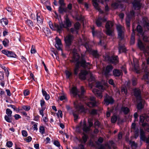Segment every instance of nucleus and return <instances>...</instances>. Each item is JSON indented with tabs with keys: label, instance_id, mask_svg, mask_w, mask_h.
I'll use <instances>...</instances> for the list:
<instances>
[{
	"label": "nucleus",
	"instance_id": "9",
	"mask_svg": "<svg viewBox=\"0 0 149 149\" xmlns=\"http://www.w3.org/2000/svg\"><path fill=\"white\" fill-rule=\"evenodd\" d=\"M49 24L50 28L53 30H56L60 33L62 31V27L61 25H59L56 23H55L54 25L52 22L49 21Z\"/></svg>",
	"mask_w": 149,
	"mask_h": 149
},
{
	"label": "nucleus",
	"instance_id": "35",
	"mask_svg": "<svg viewBox=\"0 0 149 149\" xmlns=\"http://www.w3.org/2000/svg\"><path fill=\"white\" fill-rule=\"evenodd\" d=\"M5 120L8 122L11 123L12 122V116L5 115L4 117Z\"/></svg>",
	"mask_w": 149,
	"mask_h": 149
},
{
	"label": "nucleus",
	"instance_id": "11",
	"mask_svg": "<svg viewBox=\"0 0 149 149\" xmlns=\"http://www.w3.org/2000/svg\"><path fill=\"white\" fill-rule=\"evenodd\" d=\"M105 59L115 64H116L118 62V58L117 56H110L107 55L105 56Z\"/></svg>",
	"mask_w": 149,
	"mask_h": 149
},
{
	"label": "nucleus",
	"instance_id": "38",
	"mask_svg": "<svg viewBox=\"0 0 149 149\" xmlns=\"http://www.w3.org/2000/svg\"><path fill=\"white\" fill-rule=\"evenodd\" d=\"M119 45L118 49L119 53L125 52L126 51V49L125 46L124 45H120V43H119Z\"/></svg>",
	"mask_w": 149,
	"mask_h": 149
},
{
	"label": "nucleus",
	"instance_id": "51",
	"mask_svg": "<svg viewBox=\"0 0 149 149\" xmlns=\"http://www.w3.org/2000/svg\"><path fill=\"white\" fill-rule=\"evenodd\" d=\"M12 111L9 109H7L6 110V115L12 116Z\"/></svg>",
	"mask_w": 149,
	"mask_h": 149
},
{
	"label": "nucleus",
	"instance_id": "56",
	"mask_svg": "<svg viewBox=\"0 0 149 149\" xmlns=\"http://www.w3.org/2000/svg\"><path fill=\"white\" fill-rule=\"evenodd\" d=\"M22 133L23 136L26 137L28 135L27 132L26 131L22 130Z\"/></svg>",
	"mask_w": 149,
	"mask_h": 149
},
{
	"label": "nucleus",
	"instance_id": "39",
	"mask_svg": "<svg viewBox=\"0 0 149 149\" xmlns=\"http://www.w3.org/2000/svg\"><path fill=\"white\" fill-rule=\"evenodd\" d=\"M130 144L131 145L132 149H136L137 147V144L134 141H130Z\"/></svg>",
	"mask_w": 149,
	"mask_h": 149
},
{
	"label": "nucleus",
	"instance_id": "12",
	"mask_svg": "<svg viewBox=\"0 0 149 149\" xmlns=\"http://www.w3.org/2000/svg\"><path fill=\"white\" fill-rule=\"evenodd\" d=\"M90 101L86 103L87 106L90 107H93L97 105V104H99L95 100V98L93 96L91 97L90 98Z\"/></svg>",
	"mask_w": 149,
	"mask_h": 149
},
{
	"label": "nucleus",
	"instance_id": "5",
	"mask_svg": "<svg viewBox=\"0 0 149 149\" xmlns=\"http://www.w3.org/2000/svg\"><path fill=\"white\" fill-rule=\"evenodd\" d=\"M96 87L97 88L100 90V91H99L96 88H95L92 90V91L98 98L101 99L102 97L101 92L104 90H105L108 86L107 84H97Z\"/></svg>",
	"mask_w": 149,
	"mask_h": 149
},
{
	"label": "nucleus",
	"instance_id": "36",
	"mask_svg": "<svg viewBox=\"0 0 149 149\" xmlns=\"http://www.w3.org/2000/svg\"><path fill=\"white\" fill-rule=\"evenodd\" d=\"M1 23L3 26L7 25L8 23V21L7 19L5 18H3L2 19H1Z\"/></svg>",
	"mask_w": 149,
	"mask_h": 149
},
{
	"label": "nucleus",
	"instance_id": "54",
	"mask_svg": "<svg viewBox=\"0 0 149 149\" xmlns=\"http://www.w3.org/2000/svg\"><path fill=\"white\" fill-rule=\"evenodd\" d=\"M71 32L72 33H76L77 34L78 32V31L75 28H71L70 29Z\"/></svg>",
	"mask_w": 149,
	"mask_h": 149
},
{
	"label": "nucleus",
	"instance_id": "13",
	"mask_svg": "<svg viewBox=\"0 0 149 149\" xmlns=\"http://www.w3.org/2000/svg\"><path fill=\"white\" fill-rule=\"evenodd\" d=\"M89 72L86 70H82L79 74V78L82 80L86 79L88 77Z\"/></svg>",
	"mask_w": 149,
	"mask_h": 149
},
{
	"label": "nucleus",
	"instance_id": "22",
	"mask_svg": "<svg viewBox=\"0 0 149 149\" xmlns=\"http://www.w3.org/2000/svg\"><path fill=\"white\" fill-rule=\"evenodd\" d=\"M134 95L136 97L137 100L140 99L141 98V91L138 88H135L133 90Z\"/></svg>",
	"mask_w": 149,
	"mask_h": 149
},
{
	"label": "nucleus",
	"instance_id": "61",
	"mask_svg": "<svg viewBox=\"0 0 149 149\" xmlns=\"http://www.w3.org/2000/svg\"><path fill=\"white\" fill-rule=\"evenodd\" d=\"M137 81V79L136 78H133L132 79V84H136L137 83H138Z\"/></svg>",
	"mask_w": 149,
	"mask_h": 149
},
{
	"label": "nucleus",
	"instance_id": "14",
	"mask_svg": "<svg viewBox=\"0 0 149 149\" xmlns=\"http://www.w3.org/2000/svg\"><path fill=\"white\" fill-rule=\"evenodd\" d=\"M112 147L114 149H115L116 147L115 144L113 143L112 141H110L109 143L106 144L105 146H102L99 149H105V148H107L110 149L111 147Z\"/></svg>",
	"mask_w": 149,
	"mask_h": 149
},
{
	"label": "nucleus",
	"instance_id": "60",
	"mask_svg": "<svg viewBox=\"0 0 149 149\" xmlns=\"http://www.w3.org/2000/svg\"><path fill=\"white\" fill-rule=\"evenodd\" d=\"M59 3L61 5V6H64L65 4L63 0H59Z\"/></svg>",
	"mask_w": 149,
	"mask_h": 149
},
{
	"label": "nucleus",
	"instance_id": "57",
	"mask_svg": "<svg viewBox=\"0 0 149 149\" xmlns=\"http://www.w3.org/2000/svg\"><path fill=\"white\" fill-rule=\"evenodd\" d=\"M92 33L93 35V36H98V33H100V32L96 31L95 32L94 28H92Z\"/></svg>",
	"mask_w": 149,
	"mask_h": 149
},
{
	"label": "nucleus",
	"instance_id": "10",
	"mask_svg": "<svg viewBox=\"0 0 149 149\" xmlns=\"http://www.w3.org/2000/svg\"><path fill=\"white\" fill-rule=\"evenodd\" d=\"M116 28L118 33V38L120 40L123 39L124 36V27L119 25L117 26Z\"/></svg>",
	"mask_w": 149,
	"mask_h": 149
},
{
	"label": "nucleus",
	"instance_id": "1",
	"mask_svg": "<svg viewBox=\"0 0 149 149\" xmlns=\"http://www.w3.org/2000/svg\"><path fill=\"white\" fill-rule=\"evenodd\" d=\"M79 56L76 52H74L71 61L72 62H76L74 68V74L77 75L79 71V65L80 64L81 66L85 69H90L91 65L89 63H87L83 58H81L80 61Z\"/></svg>",
	"mask_w": 149,
	"mask_h": 149
},
{
	"label": "nucleus",
	"instance_id": "32",
	"mask_svg": "<svg viewBox=\"0 0 149 149\" xmlns=\"http://www.w3.org/2000/svg\"><path fill=\"white\" fill-rule=\"evenodd\" d=\"M132 130H133L134 131V132L135 133V136H138L139 134V130L138 129H136V125L135 124L133 123H132Z\"/></svg>",
	"mask_w": 149,
	"mask_h": 149
},
{
	"label": "nucleus",
	"instance_id": "15",
	"mask_svg": "<svg viewBox=\"0 0 149 149\" xmlns=\"http://www.w3.org/2000/svg\"><path fill=\"white\" fill-rule=\"evenodd\" d=\"M1 52L2 53L6 55L8 57L16 58V55L15 53L12 51L4 50H2Z\"/></svg>",
	"mask_w": 149,
	"mask_h": 149
},
{
	"label": "nucleus",
	"instance_id": "58",
	"mask_svg": "<svg viewBox=\"0 0 149 149\" xmlns=\"http://www.w3.org/2000/svg\"><path fill=\"white\" fill-rule=\"evenodd\" d=\"M53 143L57 147H60V143L58 141H54L53 142Z\"/></svg>",
	"mask_w": 149,
	"mask_h": 149
},
{
	"label": "nucleus",
	"instance_id": "21",
	"mask_svg": "<svg viewBox=\"0 0 149 149\" xmlns=\"http://www.w3.org/2000/svg\"><path fill=\"white\" fill-rule=\"evenodd\" d=\"M107 19L105 18L99 17L96 21V23L97 26H102V23L106 21Z\"/></svg>",
	"mask_w": 149,
	"mask_h": 149
},
{
	"label": "nucleus",
	"instance_id": "29",
	"mask_svg": "<svg viewBox=\"0 0 149 149\" xmlns=\"http://www.w3.org/2000/svg\"><path fill=\"white\" fill-rule=\"evenodd\" d=\"M92 1L93 2V5L95 8L98 10L100 13H103V12L100 9L99 7L98 4L97 2V0H92Z\"/></svg>",
	"mask_w": 149,
	"mask_h": 149
},
{
	"label": "nucleus",
	"instance_id": "52",
	"mask_svg": "<svg viewBox=\"0 0 149 149\" xmlns=\"http://www.w3.org/2000/svg\"><path fill=\"white\" fill-rule=\"evenodd\" d=\"M142 36H143V39L144 41L146 42L149 41V36H143V35Z\"/></svg>",
	"mask_w": 149,
	"mask_h": 149
},
{
	"label": "nucleus",
	"instance_id": "42",
	"mask_svg": "<svg viewBox=\"0 0 149 149\" xmlns=\"http://www.w3.org/2000/svg\"><path fill=\"white\" fill-rule=\"evenodd\" d=\"M62 6H60L59 8L58 11L60 13H63L64 12H67V8H63Z\"/></svg>",
	"mask_w": 149,
	"mask_h": 149
},
{
	"label": "nucleus",
	"instance_id": "63",
	"mask_svg": "<svg viewBox=\"0 0 149 149\" xmlns=\"http://www.w3.org/2000/svg\"><path fill=\"white\" fill-rule=\"evenodd\" d=\"M66 97L64 95H62L60 96L59 99L61 101L65 99Z\"/></svg>",
	"mask_w": 149,
	"mask_h": 149
},
{
	"label": "nucleus",
	"instance_id": "48",
	"mask_svg": "<svg viewBox=\"0 0 149 149\" xmlns=\"http://www.w3.org/2000/svg\"><path fill=\"white\" fill-rule=\"evenodd\" d=\"M1 67L4 70V72L5 73L6 75H8L9 73L6 68L4 65L1 66Z\"/></svg>",
	"mask_w": 149,
	"mask_h": 149
},
{
	"label": "nucleus",
	"instance_id": "41",
	"mask_svg": "<svg viewBox=\"0 0 149 149\" xmlns=\"http://www.w3.org/2000/svg\"><path fill=\"white\" fill-rule=\"evenodd\" d=\"M9 42V40L6 38H5L2 41L3 44V45L5 47H8V46Z\"/></svg>",
	"mask_w": 149,
	"mask_h": 149
},
{
	"label": "nucleus",
	"instance_id": "3",
	"mask_svg": "<svg viewBox=\"0 0 149 149\" xmlns=\"http://www.w3.org/2000/svg\"><path fill=\"white\" fill-rule=\"evenodd\" d=\"M74 108L77 111V112H73V114L74 118V120H76L78 119V112H82L84 111V108L83 105L79 101L76 100L74 102Z\"/></svg>",
	"mask_w": 149,
	"mask_h": 149
},
{
	"label": "nucleus",
	"instance_id": "55",
	"mask_svg": "<svg viewBox=\"0 0 149 149\" xmlns=\"http://www.w3.org/2000/svg\"><path fill=\"white\" fill-rule=\"evenodd\" d=\"M13 145V143L12 141H8L6 143V146L8 148L11 147Z\"/></svg>",
	"mask_w": 149,
	"mask_h": 149
},
{
	"label": "nucleus",
	"instance_id": "2",
	"mask_svg": "<svg viewBox=\"0 0 149 149\" xmlns=\"http://www.w3.org/2000/svg\"><path fill=\"white\" fill-rule=\"evenodd\" d=\"M83 39L81 40V44L84 45L86 48V50L89 53L92 55L93 57L95 58H98L99 56V54L97 50L92 49L89 47L88 44L89 40L85 37L83 36Z\"/></svg>",
	"mask_w": 149,
	"mask_h": 149
},
{
	"label": "nucleus",
	"instance_id": "30",
	"mask_svg": "<svg viewBox=\"0 0 149 149\" xmlns=\"http://www.w3.org/2000/svg\"><path fill=\"white\" fill-rule=\"evenodd\" d=\"M138 100H139L140 101L137 105V108L138 109L140 110L143 108L145 102L144 100H142L141 98L140 99H138Z\"/></svg>",
	"mask_w": 149,
	"mask_h": 149
},
{
	"label": "nucleus",
	"instance_id": "33",
	"mask_svg": "<svg viewBox=\"0 0 149 149\" xmlns=\"http://www.w3.org/2000/svg\"><path fill=\"white\" fill-rule=\"evenodd\" d=\"M121 111L125 114H127L130 111V109L127 107L123 106L121 108Z\"/></svg>",
	"mask_w": 149,
	"mask_h": 149
},
{
	"label": "nucleus",
	"instance_id": "59",
	"mask_svg": "<svg viewBox=\"0 0 149 149\" xmlns=\"http://www.w3.org/2000/svg\"><path fill=\"white\" fill-rule=\"evenodd\" d=\"M44 32L45 33H46L47 34H48L49 33H50V30L47 27L44 28Z\"/></svg>",
	"mask_w": 149,
	"mask_h": 149
},
{
	"label": "nucleus",
	"instance_id": "34",
	"mask_svg": "<svg viewBox=\"0 0 149 149\" xmlns=\"http://www.w3.org/2000/svg\"><path fill=\"white\" fill-rule=\"evenodd\" d=\"M136 29H137V31L138 32V36H140V35L143 36V29H142L141 26L139 25H138L137 26Z\"/></svg>",
	"mask_w": 149,
	"mask_h": 149
},
{
	"label": "nucleus",
	"instance_id": "64",
	"mask_svg": "<svg viewBox=\"0 0 149 149\" xmlns=\"http://www.w3.org/2000/svg\"><path fill=\"white\" fill-rule=\"evenodd\" d=\"M57 115L59 116V115L60 117L62 118V112L61 110H59L58 111V112L57 113Z\"/></svg>",
	"mask_w": 149,
	"mask_h": 149
},
{
	"label": "nucleus",
	"instance_id": "17",
	"mask_svg": "<svg viewBox=\"0 0 149 149\" xmlns=\"http://www.w3.org/2000/svg\"><path fill=\"white\" fill-rule=\"evenodd\" d=\"M56 43L55 45L56 47L58 50H61L62 52L61 47L62 46L61 42V40L57 37H56L55 39Z\"/></svg>",
	"mask_w": 149,
	"mask_h": 149
},
{
	"label": "nucleus",
	"instance_id": "24",
	"mask_svg": "<svg viewBox=\"0 0 149 149\" xmlns=\"http://www.w3.org/2000/svg\"><path fill=\"white\" fill-rule=\"evenodd\" d=\"M113 69V67L111 65H108L107 66L106 69L104 71V74L107 76L109 74V73L111 72Z\"/></svg>",
	"mask_w": 149,
	"mask_h": 149
},
{
	"label": "nucleus",
	"instance_id": "31",
	"mask_svg": "<svg viewBox=\"0 0 149 149\" xmlns=\"http://www.w3.org/2000/svg\"><path fill=\"white\" fill-rule=\"evenodd\" d=\"M134 71L137 73H139L141 72L140 70L137 63H134Z\"/></svg>",
	"mask_w": 149,
	"mask_h": 149
},
{
	"label": "nucleus",
	"instance_id": "43",
	"mask_svg": "<svg viewBox=\"0 0 149 149\" xmlns=\"http://www.w3.org/2000/svg\"><path fill=\"white\" fill-rule=\"evenodd\" d=\"M26 23L30 27L33 26V22L30 19H28L26 21Z\"/></svg>",
	"mask_w": 149,
	"mask_h": 149
},
{
	"label": "nucleus",
	"instance_id": "4",
	"mask_svg": "<svg viewBox=\"0 0 149 149\" xmlns=\"http://www.w3.org/2000/svg\"><path fill=\"white\" fill-rule=\"evenodd\" d=\"M70 92L74 96L77 95L80 98L83 97L86 92V90L82 86L80 88V90H77L76 87H73L71 89Z\"/></svg>",
	"mask_w": 149,
	"mask_h": 149
},
{
	"label": "nucleus",
	"instance_id": "45",
	"mask_svg": "<svg viewBox=\"0 0 149 149\" xmlns=\"http://www.w3.org/2000/svg\"><path fill=\"white\" fill-rule=\"evenodd\" d=\"M65 72L67 78H69L72 75V73L69 70H66Z\"/></svg>",
	"mask_w": 149,
	"mask_h": 149
},
{
	"label": "nucleus",
	"instance_id": "26",
	"mask_svg": "<svg viewBox=\"0 0 149 149\" xmlns=\"http://www.w3.org/2000/svg\"><path fill=\"white\" fill-rule=\"evenodd\" d=\"M113 75L114 76L119 77L122 76L123 73L122 70L117 69H114L113 72Z\"/></svg>",
	"mask_w": 149,
	"mask_h": 149
},
{
	"label": "nucleus",
	"instance_id": "23",
	"mask_svg": "<svg viewBox=\"0 0 149 149\" xmlns=\"http://www.w3.org/2000/svg\"><path fill=\"white\" fill-rule=\"evenodd\" d=\"M88 77V81H93V82H96V83L95 84H101L100 82L96 81L95 77L93 76V74L90 72H89Z\"/></svg>",
	"mask_w": 149,
	"mask_h": 149
},
{
	"label": "nucleus",
	"instance_id": "28",
	"mask_svg": "<svg viewBox=\"0 0 149 149\" xmlns=\"http://www.w3.org/2000/svg\"><path fill=\"white\" fill-rule=\"evenodd\" d=\"M37 20L38 23L42 24L43 22V17L40 13H37L36 14Z\"/></svg>",
	"mask_w": 149,
	"mask_h": 149
},
{
	"label": "nucleus",
	"instance_id": "19",
	"mask_svg": "<svg viewBox=\"0 0 149 149\" xmlns=\"http://www.w3.org/2000/svg\"><path fill=\"white\" fill-rule=\"evenodd\" d=\"M144 71L145 72V74L143 76L142 79H144L147 83V84H149V72L147 68H145L144 70Z\"/></svg>",
	"mask_w": 149,
	"mask_h": 149
},
{
	"label": "nucleus",
	"instance_id": "20",
	"mask_svg": "<svg viewBox=\"0 0 149 149\" xmlns=\"http://www.w3.org/2000/svg\"><path fill=\"white\" fill-rule=\"evenodd\" d=\"M104 104L107 105L109 104H112L113 102V100L112 98L108 95H107L104 99Z\"/></svg>",
	"mask_w": 149,
	"mask_h": 149
},
{
	"label": "nucleus",
	"instance_id": "6",
	"mask_svg": "<svg viewBox=\"0 0 149 149\" xmlns=\"http://www.w3.org/2000/svg\"><path fill=\"white\" fill-rule=\"evenodd\" d=\"M138 45L140 49L143 52L145 55H149V45L145 48V45L139 39L138 40Z\"/></svg>",
	"mask_w": 149,
	"mask_h": 149
},
{
	"label": "nucleus",
	"instance_id": "46",
	"mask_svg": "<svg viewBox=\"0 0 149 149\" xmlns=\"http://www.w3.org/2000/svg\"><path fill=\"white\" fill-rule=\"evenodd\" d=\"M39 132L42 134H44L45 133V127L42 126H41L39 127Z\"/></svg>",
	"mask_w": 149,
	"mask_h": 149
},
{
	"label": "nucleus",
	"instance_id": "62",
	"mask_svg": "<svg viewBox=\"0 0 149 149\" xmlns=\"http://www.w3.org/2000/svg\"><path fill=\"white\" fill-rule=\"evenodd\" d=\"M31 52L32 54H34L36 52V50L35 49L33 45L32 46V48L31 49Z\"/></svg>",
	"mask_w": 149,
	"mask_h": 149
},
{
	"label": "nucleus",
	"instance_id": "44",
	"mask_svg": "<svg viewBox=\"0 0 149 149\" xmlns=\"http://www.w3.org/2000/svg\"><path fill=\"white\" fill-rule=\"evenodd\" d=\"M119 6L118 3L114 2L111 5V7L113 9H116L118 8Z\"/></svg>",
	"mask_w": 149,
	"mask_h": 149
},
{
	"label": "nucleus",
	"instance_id": "50",
	"mask_svg": "<svg viewBox=\"0 0 149 149\" xmlns=\"http://www.w3.org/2000/svg\"><path fill=\"white\" fill-rule=\"evenodd\" d=\"M117 120V117L116 116L114 115L111 118V121L112 123H115Z\"/></svg>",
	"mask_w": 149,
	"mask_h": 149
},
{
	"label": "nucleus",
	"instance_id": "16",
	"mask_svg": "<svg viewBox=\"0 0 149 149\" xmlns=\"http://www.w3.org/2000/svg\"><path fill=\"white\" fill-rule=\"evenodd\" d=\"M59 25H61L62 28H68L71 26V23L69 19L67 17L65 18V20L64 22V23L60 24Z\"/></svg>",
	"mask_w": 149,
	"mask_h": 149
},
{
	"label": "nucleus",
	"instance_id": "53",
	"mask_svg": "<svg viewBox=\"0 0 149 149\" xmlns=\"http://www.w3.org/2000/svg\"><path fill=\"white\" fill-rule=\"evenodd\" d=\"M22 108L23 109L26 111H28L30 109V107L27 105H24L22 106Z\"/></svg>",
	"mask_w": 149,
	"mask_h": 149
},
{
	"label": "nucleus",
	"instance_id": "8",
	"mask_svg": "<svg viewBox=\"0 0 149 149\" xmlns=\"http://www.w3.org/2000/svg\"><path fill=\"white\" fill-rule=\"evenodd\" d=\"M88 123L89 125L88 126H87L86 122L85 121H84L83 123L81 122L80 123L81 127L82 128L83 131L85 132L89 131L90 130V127L93 125V122L91 119L88 120Z\"/></svg>",
	"mask_w": 149,
	"mask_h": 149
},
{
	"label": "nucleus",
	"instance_id": "18",
	"mask_svg": "<svg viewBox=\"0 0 149 149\" xmlns=\"http://www.w3.org/2000/svg\"><path fill=\"white\" fill-rule=\"evenodd\" d=\"M73 39V36L71 35H68L65 38V41L67 45L69 46L71 45Z\"/></svg>",
	"mask_w": 149,
	"mask_h": 149
},
{
	"label": "nucleus",
	"instance_id": "27",
	"mask_svg": "<svg viewBox=\"0 0 149 149\" xmlns=\"http://www.w3.org/2000/svg\"><path fill=\"white\" fill-rule=\"evenodd\" d=\"M133 4L135 9L139 10L140 8L141 5L139 1L135 0Z\"/></svg>",
	"mask_w": 149,
	"mask_h": 149
},
{
	"label": "nucleus",
	"instance_id": "7",
	"mask_svg": "<svg viewBox=\"0 0 149 149\" xmlns=\"http://www.w3.org/2000/svg\"><path fill=\"white\" fill-rule=\"evenodd\" d=\"M113 23L111 21H108L106 23L105 27L106 33L107 35L111 36L112 35L113 30Z\"/></svg>",
	"mask_w": 149,
	"mask_h": 149
},
{
	"label": "nucleus",
	"instance_id": "47",
	"mask_svg": "<svg viewBox=\"0 0 149 149\" xmlns=\"http://www.w3.org/2000/svg\"><path fill=\"white\" fill-rule=\"evenodd\" d=\"M134 33H132L131 37L130 43L131 45L133 44L134 43Z\"/></svg>",
	"mask_w": 149,
	"mask_h": 149
},
{
	"label": "nucleus",
	"instance_id": "40",
	"mask_svg": "<svg viewBox=\"0 0 149 149\" xmlns=\"http://www.w3.org/2000/svg\"><path fill=\"white\" fill-rule=\"evenodd\" d=\"M135 13L134 11L132 10L130 11L129 14H127V15L129 19H130L134 17Z\"/></svg>",
	"mask_w": 149,
	"mask_h": 149
},
{
	"label": "nucleus",
	"instance_id": "49",
	"mask_svg": "<svg viewBox=\"0 0 149 149\" xmlns=\"http://www.w3.org/2000/svg\"><path fill=\"white\" fill-rule=\"evenodd\" d=\"M80 24L78 22H76L74 24V28L77 30L79 29L80 27Z\"/></svg>",
	"mask_w": 149,
	"mask_h": 149
},
{
	"label": "nucleus",
	"instance_id": "37",
	"mask_svg": "<svg viewBox=\"0 0 149 149\" xmlns=\"http://www.w3.org/2000/svg\"><path fill=\"white\" fill-rule=\"evenodd\" d=\"M88 138V136L85 134H84L82 136V139L80 140L81 143H85L87 141V139Z\"/></svg>",
	"mask_w": 149,
	"mask_h": 149
},
{
	"label": "nucleus",
	"instance_id": "25",
	"mask_svg": "<svg viewBox=\"0 0 149 149\" xmlns=\"http://www.w3.org/2000/svg\"><path fill=\"white\" fill-rule=\"evenodd\" d=\"M146 116V114H142L140 116V117L139 123L140 124L141 123H142L141 125L143 127H145L148 125V124L146 123H143L144 120H145Z\"/></svg>",
	"mask_w": 149,
	"mask_h": 149
}]
</instances>
